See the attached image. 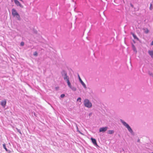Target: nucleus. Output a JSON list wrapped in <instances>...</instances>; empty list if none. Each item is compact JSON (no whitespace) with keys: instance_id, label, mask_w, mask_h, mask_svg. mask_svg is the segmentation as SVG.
<instances>
[{"instance_id":"27","label":"nucleus","mask_w":153,"mask_h":153,"mask_svg":"<svg viewBox=\"0 0 153 153\" xmlns=\"http://www.w3.org/2000/svg\"><path fill=\"white\" fill-rule=\"evenodd\" d=\"M19 0L20 1H21L22 2H23V1L22 0Z\"/></svg>"},{"instance_id":"1","label":"nucleus","mask_w":153,"mask_h":153,"mask_svg":"<svg viewBox=\"0 0 153 153\" xmlns=\"http://www.w3.org/2000/svg\"><path fill=\"white\" fill-rule=\"evenodd\" d=\"M120 122L122 123L123 125L127 128L128 131L132 134L134 135V132L132 129V128H131L130 126L125 121L123 120L122 119H120Z\"/></svg>"},{"instance_id":"24","label":"nucleus","mask_w":153,"mask_h":153,"mask_svg":"<svg viewBox=\"0 0 153 153\" xmlns=\"http://www.w3.org/2000/svg\"><path fill=\"white\" fill-rule=\"evenodd\" d=\"M151 45L152 46L153 45V41L151 42Z\"/></svg>"},{"instance_id":"11","label":"nucleus","mask_w":153,"mask_h":153,"mask_svg":"<svg viewBox=\"0 0 153 153\" xmlns=\"http://www.w3.org/2000/svg\"><path fill=\"white\" fill-rule=\"evenodd\" d=\"M69 87L73 91H75L76 90V87L74 86H72L71 85Z\"/></svg>"},{"instance_id":"8","label":"nucleus","mask_w":153,"mask_h":153,"mask_svg":"<svg viewBox=\"0 0 153 153\" xmlns=\"http://www.w3.org/2000/svg\"><path fill=\"white\" fill-rule=\"evenodd\" d=\"M91 140L93 143L94 144V145L96 146H98L97 144L96 141L95 139H94L93 138H91Z\"/></svg>"},{"instance_id":"16","label":"nucleus","mask_w":153,"mask_h":153,"mask_svg":"<svg viewBox=\"0 0 153 153\" xmlns=\"http://www.w3.org/2000/svg\"><path fill=\"white\" fill-rule=\"evenodd\" d=\"M3 147L5 149V150L7 152L8 151V150L7 149V148H6V146H5V144L4 143L3 144Z\"/></svg>"},{"instance_id":"21","label":"nucleus","mask_w":153,"mask_h":153,"mask_svg":"<svg viewBox=\"0 0 153 153\" xmlns=\"http://www.w3.org/2000/svg\"><path fill=\"white\" fill-rule=\"evenodd\" d=\"M81 98L80 97H79L77 98V101H80V102H81Z\"/></svg>"},{"instance_id":"28","label":"nucleus","mask_w":153,"mask_h":153,"mask_svg":"<svg viewBox=\"0 0 153 153\" xmlns=\"http://www.w3.org/2000/svg\"><path fill=\"white\" fill-rule=\"evenodd\" d=\"M131 7H133V5L132 4H131Z\"/></svg>"},{"instance_id":"18","label":"nucleus","mask_w":153,"mask_h":153,"mask_svg":"<svg viewBox=\"0 0 153 153\" xmlns=\"http://www.w3.org/2000/svg\"><path fill=\"white\" fill-rule=\"evenodd\" d=\"M149 74L150 76H152L153 77V74L152 72H149Z\"/></svg>"},{"instance_id":"25","label":"nucleus","mask_w":153,"mask_h":153,"mask_svg":"<svg viewBox=\"0 0 153 153\" xmlns=\"http://www.w3.org/2000/svg\"><path fill=\"white\" fill-rule=\"evenodd\" d=\"M152 6V4H150V7H149V8H150V10H151V7Z\"/></svg>"},{"instance_id":"6","label":"nucleus","mask_w":153,"mask_h":153,"mask_svg":"<svg viewBox=\"0 0 153 153\" xmlns=\"http://www.w3.org/2000/svg\"><path fill=\"white\" fill-rule=\"evenodd\" d=\"M108 128L107 127L101 128H100L99 131L100 132H105L107 130Z\"/></svg>"},{"instance_id":"5","label":"nucleus","mask_w":153,"mask_h":153,"mask_svg":"<svg viewBox=\"0 0 153 153\" xmlns=\"http://www.w3.org/2000/svg\"><path fill=\"white\" fill-rule=\"evenodd\" d=\"M14 2L15 4L17 6H19L21 8H23V6L17 0H14Z\"/></svg>"},{"instance_id":"3","label":"nucleus","mask_w":153,"mask_h":153,"mask_svg":"<svg viewBox=\"0 0 153 153\" xmlns=\"http://www.w3.org/2000/svg\"><path fill=\"white\" fill-rule=\"evenodd\" d=\"M84 104L85 106L88 108H91L92 107V103L88 99H85L84 101Z\"/></svg>"},{"instance_id":"30","label":"nucleus","mask_w":153,"mask_h":153,"mask_svg":"<svg viewBox=\"0 0 153 153\" xmlns=\"http://www.w3.org/2000/svg\"><path fill=\"white\" fill-rule=\"evenodd\" d=\"M122 150H123V151H124V150H123V149H122Z\"/></svg>"},{"instance_id":"13","label":"nucleus","mask_w":153,"mask_h":153,"mask_svg":"<svg viewBox=\"0 0 153 153\" xmlns=\"http://www.w3.org/2000/svg\"><path fill=\"white\" fill-rule=\"evenodd\" d=\"M132 49L133 50V51L136 53L137 52L136 49V48L135 47L134 44H132Z\"/></svg>"},{"instance_id":"17","label":"nucleus","mask_w":153,"mask_h":153,"mask_svg":"<svg viewBox=\"0 0 153 153\" xmlns=\"http://www.w3.org/2000/svg\"><path fill=\"white\" fill-rule=\"evenodd\" d=\"M144 32L146 33H147L149 32V30L147 29H144Z\"/></svg>"},{"instance_id":"23","label":"nucleus","mask_w":153,"mask_h":153,"mask_svg":"<svg viewBox=\"0 0 153 153\" xmlns=\"http://www.w3.org/2000/svg\"><path fill=\"white\" fill-rule=\"evenodd\" d=\"M92 114V113H90L89 114V116H91Z\"/></svg>"},{"instance_id":"15","label":"nucleus","mask_w":153,"mask_h":153,"mask_svg":"<svg viewBox=\"0 0 153 153\" xmlns=\"http://www.w3.org/2000/svg\"><path fill=\"white\" fill-rule=\"evenodd\" d=\"M132 36L135 39H136L137 40H139V39L137 37L136 35H135L134 33L132 34Z\"/></svg>"},{"instance_id":"9","label":"nucleus","mask_w":153,"mask_h":153,"mask_svg":"<svg viewBox=\"0 0 153 153\" xmlns=\"http://www.w3.org/2000/svg\"><path fill=\"white\" fill-rule=\"evenodd\" d=\"M7 103L6 101V100H3L1 101V105L3 107H5Z\"/></svg>"},{"instance_id":"7","label":"nucleus","mask_w":153,"mask_h":153,"mask_svg":"<svg viewBox=\"0 0 153 153\" xmlns=\"http://www.w3.org/2000/svg\"><path fill=\"white\" fill-rule=\"evenodd\" d=\"M78 77H79V80L80 82H81V84H82V85L85 88H86V85L85 84V83L83 82V81L81 79V78H80V76H79V75H78Z\"/></svg>"},{"instance_id":"12","label":"nucleus","mask_w":153,"mask_h":153,"mask_svg":"<svg viewBox=\"0 0 153 153\" xmlns=\"http://www.w3.org/2000/svg\"><path fill=\"white\" fill-rule=\"evenodd\" d=\"M65 81L67 82L68 85V87L70 86V85H71V83L69 80V78L65 80Z\"/></svg>"},{"instance_id":"4","label":"nucleus","mask_w":153,"mask_h":153,"mask_svg":"<svg viewBox=\"0 0 153 153\" xmlns=\"http://www.w3.org/2000/svg\"><path fill=\"white\" fill-rule=\"evenodd\" d=\"M61 74L65 80L69 78L68 76L67 75V73L64 71H63L61 72Z\"/></svg>"},{"instance_id":"10","label":"nucleus","mask_w":153,"mask_h":153,"mask_svg":"<svg viewBox=\"0 0 153 153\" xmlns=\"http://www.w3.org/2000/svg\"><path fill=\"white\" fill-rule=\"evenodd\" d=\"M148 53L151 57L153 59V51H149Z\"/></svg>"},{"instance_id":"14","label":"nucleus","mask_w":153,"mask_h":153,"mask_svg":"<svg viewBox=\"0 0 153 153\" xmlns=\"http://www.w3.org/2000/svg\"><path fill=\"white\" fill-rule=\"evenodd\" d=\"M114 133V130H109L108 131V133L110 134H112Z\"/></svg>"},{"instance_id":"22","label":"nucleus","mask_w":153,"mask_h":153,"mask_svg":"<svg viewBox=\"0 0 153 153\" xmlns=\"http://www.w3.org/2000/svg\"><path fill=\"white\" fill-rule=\"evenodd\" d=\"M33 55L35 56H37V53L36 52H35L34 53Z\"/></svg>"},{"instance_id":"20","label":"nucleus","mask_w":153,"mask_h":153,"mask_svg":"<svg viewBox=\"0 0 153 153\" xmlns=\"http://www.w3.org/2000/svg\"><path fill=\"white\" fill-rule=\"evenodd\" d=\"M65 94H61L60 95V97L61 98H63V97H65Z\"/></svg>"},{"instance_id":"19","label":"nucleus","mask_w":153,"mask_h":153,"mask_svg":"<svg viewBox=\"0 0 153 153\" xmlns=\"http://www.w3.org/2000/svg\"><path fill=\"white\" fill-rule=\"evenodd\" d=\"M24 45V42H21V43H20V45L21 46H23Z\"/></svg>"},{"instance_id":"2","label":"nucleus","mask_w":153,"mask_h":153,"mask_svg":"<svg viewBox=\"0 0 153 153\" xmlns=\"http://www.w3.org/2000/svg\"><path fill=\"white\" fill-rule=\"evenodd\" d=\"M12 15L14 17H16L18 20H20L21 18L20 16L16 10L14 8H13L12 10Z\"/></svg>"},{"instance_id":"26","label":"nucleus","mask_w":153,"mask_h":153,"mask_svg":"<svg viewBox=\"0 0 153 153\" xmlns=\"http://www.w3.org/2000/svg\"><path fill=\"white\" fill-rule=\"evenodd\" d=\"M18 131L21 134V132L19 130H18Z\"/></svg>"},{"instance_id":"29","label":"nucleus","mask_w":153,"mask_h":153,"mask_svg":"<svg viewBox=\"0 0 153 153\" xmlns=\"http://www.w3.org/2000/svg\"><path fill=\"white\" fill-rule=\"evenodd\" d=\"M75 124L76 125V124ZM76 126L77 128H78V127L77 126Z\"/></svg>"}]
</instances>
